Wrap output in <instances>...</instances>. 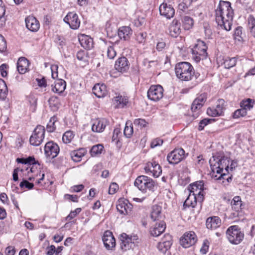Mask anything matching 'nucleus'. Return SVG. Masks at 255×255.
<instances>
[{
	"mask_svg": "<svg viewBox=\"0 0 255 255\" xmlns=\"http://www.w3.org/2000/svg\"><path fill=\"white\" fill-rule=\"evenodd\" d=\"M182 21L183 27L185 30L190 29L193 25L194 22L193 19L188 16H184L183 18Z\"/></svg>",
	"mask_w": 255,
	"mask_h": 255,
	"instance_id": "obj_41",
	"label": "nucleus"
},
{
	"mask_svg": "<svg viewBox=\"0 0 255 255\" xmlns=\"http://www.w3.org/2000/svg\"><path fill=\"white\" fill-rule=\"evenodd\" d=\"M129 67V64L127 58L125 57L119 58L115 62V68L116 70L121 73L128 71Z\"/></svg>",
	"mask_w": 255,
	"mask_h": 255,
	"instance_id": "obj_22",
	"label": "nucleus"
},
{
	"mask_svg": "<svg viewBox=\"0 0 255 255\" xmlns=\"http://www.w3.org/2000/svg\"><path fill=\"white\" fill-rule=\"evenodd\" d=\"M56 121V118L55 117H51L50 119L49 123L47 125V129L48 132H53L56 129L55 123Z\"/></svg>",
	"mask_w": 255,
	"mask_h": 255,
	"instance_id": "obj_51",
	"label": "nucleus"
},
{
	"mask_svg": "<svg viewBox=\"0 0 255 255\" xmlns=\"http://www.w3.org/2000/svg\"><path fill=\"white\" fill-rule=\"evenodd\" d=\"M165 228L166 224L163 221L157 223L150 228V234L153 237H158L165 231Z\"/></svg>",
	"mask_w": 255,
	"mask_h": 255,
	"instance_id": "obj_27",
	"label": "nucleus"
},
{
	"mask_svg": "<svg viewBox=\"0 0 255 255\" xmlns=\"http://www.w3.org/2000/svg\"><path fill=\"white\" fill-rule=\"evenodd\" d=\"M45 128L41 125L37 126L34 129L29 138L31 145L39 146L43 142L45 137Z\"/></svg>",
	"mask_w": 255,
	"mask_h": 255,
	"instance_id": "obj_8",
	"label": "nucleus"
},
{
	"mask_svg": "<svg viewBox=\"0 0 255 255\" xmlns=\"http://www.w3.org/2000/svg\"><path fill=\"white\" fill-rule=\"evenodd\" d=\"M58 65L56 64H53L51 66V76L53 79L58 77Z\"/></svg>",
	"mask_w": 255,
	"mask_h": 255,
	"instance_id": "obj_62",
	"label": "nucleus"
},
{
	"mask_svg": "<svg viewBox=\"0 0 255 255\" xmlns=\"http://www.w3.org/2000/svg\"><path fill=\"white\" fill-rule=\"evenodd\" d=\"M162 208L160 206L155 205L152 207L150 218L153 221L159 220L161 217Z\"/></svg>",
	"mask_w": 255,
	"mask_h": 255,
	"instance_id": "obj_36",
	"label": "nucleus"
},
{
	"mask_svg": "<svg viewBox=\"0 0 255 255\" xmlns=\"http://www.w3.org/2000/svg\"><path fill=\"white\" fill-rule=\"evenodd\" d=\"M248 27L251 34L255 38V18L253 15L248 17Z\"/></svg>",
	"mask_w": 255,
	"mask_h": 255,
	"instance_id": "obj_40",
	"label": "nucleus"
},
{
	"mask_svg": "<svg viewBox=\"0 0 255 255\" xmlns=\"http://www.w3.org/2000/svg\"><path fill=\"white\" fill-rule=\"evenodd\" d=\"M29 61L24 57H20L17 62V69L20 74H24L28 68Z\"/></svg>",
	"mask_w": 255,
	"mask_h": 255,
	"instance_id": "obj_32",
	"label": "nucleus"
},
{
	"mask_svg": "<svg viewBox=\"0 0 255 255\" xmlns=\"http://www.w3.org/2000/svg\"><path fill=\"white\" fill-rule=\"evenodd\" d=\"M226 235L229 241L235 245L240 244L244 237V234L237 226L230 227L226 231Z\"/></svg>",
	"mask_w": 255,
	"mask_h": 255,
	"instance_id": "obj_6",
	"label": "nucleus"
},
{
	"mask_svg": "<svg viewBox=\"0 0 255 255\" xmlns=\"http://www.w3.org/2000/svg\"><path fill=\"white\" fill-rule=\"evenodd\" d=\"M247 114V111H246L245 109L241 108L240 109H238L234 112L233 115V117L234 119H238L241 117H244L246 116Z\"/></svg>",
	"mask_w": 255,
	"mask_h": 255,
	"instance_id": "obj_55",
	"label": "nucleus"
},
{
	"mask_svg": "<svg viewBox=\"0 0 255 255\" xmlns=\"http://www.w3.org/2000/svg\"><path fill=\"white\" fill-rule=\"evenodd\" d=\"M28 100L30 105V109L34 112L35 111L37 106V99L33 95H30L28 97Z\"/></svg>",
	"mask_w": 255,
	"mask_h": 255,
	"instance_id": "obj_46",
	"label": "nucleus"
},
{
	"mask_svg": "<svg viewBox=\"0 0 255 255\" xmlns=\"http://www.w3.org/2000/svg\"><path fill=\"white\" fill-rule=\"evenodd\" d=\"M93 92L98 98H102L107 94L106 86L104 84H96L93 88Z\"/></svg>",
	"mask_w": 255,
	"mask_h": 255,
	"instance_id": "obj_30",
	"label": "nucleus"
},
{
	"mask_svg": "<svg viewBox=\"0 0 255 255\" xmlns=\"http://www.w3.org/2000/svg\"><path fill=\"white\" fill-rule=\"evenodd\" d=\"M196 241V236L193 232L185 233L182 236L180 240L181 245L185 248H187L194 245Z\"/></svg>",
	"mask_w": 255,
	"mask_h": 255,
	"instance_id": "obj_17",
	"label": "nucleus"
},
{
	"mask_svg": "<svg viewBox=\"0 0 255 255\" xmlns=\"http://www.w3.org/2000/svg\"><path fill=\"white\" fill-rule=\"evenodd\" d=\"M184 150L182 148H175L169 153L167 156V160L170 164H177L185 159Z\"/></svg>",
	"mask_w": 255,
	"mask_h": 255,
	"instance_id": "obj_10",
	"label": "nucleus"
},
{
	"mask_svg": "<svg viewBox=\"0 0 255 255\" xmlns=\"http://www.w3.org/2000/svg\"><path fill=\"white\" fill-rule=\"evenodd\" d=\"M177 77L181 81H189L194 75V70L192 65L187 62H182L177 64L175 67Z\"/></svg>",
	"mask_w": 255,
	"mask_h": 255,
	"instance_id": "obj_3",
	"label": "nucleus"
},
{
	"mask_svg": "<svg viewBox=\"0 0 255 255\" xmlns=\"http://www.w3.org/2000/svg\"><path fill=\"white\" fill-rule=\"evenodd\" d=\"M181 31L180 22L177 19H174L169 27V34L172 37L176 38L180 35Z\"/></svg>",
	"mask_w": 255,
	"mask_h": 255,
	"instance_id": "obj_25",
	"label": "nucleus"
},
{
	"mask_svg": "<svg viewBox=\"0 0 255 255\" xmlns=\"http://www.w3.org/2000/svg\"><path fill=\"white\" fill-rule=\"evenodd\" d=\"M25 160L26 167L25 166L24 170L27 171L28 175L29 176L30 172L31 173L34 172L33 167V166H31V165L35 164L36 161L35 160V158L32 156H29L28 157L26 158Z\"/></svg>",
	"mask_w": 255,
	"mask_h": 255,
	"instance_id": "obj_38",
	"label": "nucleus"
},
{
	"mask_svg": "<svg viewBox=\"0 0 255 255\" xmlns=\"http://www.w3.org/2000/svg\"><path fill=\"white\" fill-rule=\"evenodd\" d=\"M132 205L128 203V200L119 199L117 204L118 211L122 214H128L131 210Z\"/></svg>",
	"mask_w": 255,
	"mask_h": 255,
	"instance_id": "obj_24",
	"label": "nucleus"
},
{
	"mask_svg": "<svg viewBox=\"0 0 255 255\" xmlns=\"http://www.w3.org/2000/svg\"><path fill=\"white\" fill-rule=\"evenodd\" d=\"M133 124L135 126H139L141 128L146 127L148 123L143 119H136L133 121Z\"/></svg>",
	"mask_w": 255,
	"mask_h": 255,
	"instance_id": "obj_57",
	"label": "nucleus"
},
{
	"mask_svg": "<svg viewBox=\"0 0 255 255\" xmlns=\"http://www.w3.org/2000/svg\"><path fill=\"white\" fill-rule=\"evenodd\" d=\"M81 45L85 49H90L93 47V39L88 35L82 34L79 37Z\"/></svg>",
	"mask_w": 255,
	"mask_h": 255,
	"instance_id": "obj_31",
	"label": "nucleus"
},
{
	"mask_svg": "<svg viewBox=\"0 0 255 255\" xmlns=\"http://www.w3.org/2000/svg\"><path fill=\"white\" fill-rule=\"evenodd\" d=\"M81 211V208H78L75 210L71 211L68 216L66 217L67 220H71L74 218L78 214H79Z\"/></svg>",
	"mask_w": 255,
	"mask_h": 255,
	"instance_id": "obj_60",
	"label": "nucleus"
},
{
	"mask_svg": "<svg viewBox=\"0 0 255 255\" xmlns=\"http://www.w3.org/2000/svg\"><path fill=\"white\" fill-rule=\"evenodd\" d=\"M52 90L54 93H62L66 89V82L62 79H58L55 82L54 85H52Z\"/></svg>",
	"mask_w": 255,
	"mask_h": 255,
	"instance_id": "obj_33",
	"label": "nucleus"
},
{
	"mask_svg": "<svg viewBox=\"0 0 255 255\" xmlns=\"http://www.w3.org/2000/svg\"><path fill=\"white\" fill-rule=\"evenodd\" d=\"M26 28L31 31L36 32L40 27L38 20L32 15H29L25 19Z\"/></svg>",
	"mask_w": 255,
	"mask_h": 255,
	"instance_id": "obj_23",
	"label": "nucleus"
},
{
	"mask_svg": "<svg viewBox=\"0 0 255 255\" xmlns=\"http://www.w3.org/2000/svg\"><path fill=\"white\" fill-rule=\"evenodd\" d=\"M86 153V150L82 148L75 150L70 152V156L72 159L75 162H79L81 160L82 157Z\"/></svg>",
	"mask_w": 255,
	"mask_h": 255,
	"instance_id": "obj_35",
	"label": "nucleus"
},
{
	"mask_svg": "<svg viewBox=\"0 0 255 255\" xmlns=\"http://www.w3.org/2000/svg\"><path fill=\"white\" fill-rule=\"evenodd\" d=\"M135 39L138 43H144L145 42L147 34L146 32H139L136 34Z\"/></svg>",
	"mask_w": 255,
	"mask_h": 255,
	"instance_id": "obj_56",
	"label": "nucleus"
},
{
	"mask_svg": "<svg viewBox=\"0 0 255 255\" xmlns=\"http://www.w3.org/2000/svg\"><path fill=\"white\" fill-rule=\"evenodd\" d=\"M129 123H127L126 124V126L124 129V133L125 135L127 137H130L133 134V127L131 126V124H129V125H128Z\"/></svg>",
	"mask_w": 255,
	"mask_h": 255,
	"instance_id": "obj_48",
	"label": "nucleus"
},
{
	"mask_svg": "<svg viewBox=\"0 0 255 255\" xmlns=\"http://www.w3.org/2000/svg\"><path fill=\"white\" fill-rule=\"evenodd\" d=\"M37 172H39L40 178H37L38 176V174L37 173L35 175H32L31 176H29L27 178V179L30 181H32L34 179H36V183L37 184H39L41 183V181L44 179L45 175H44V173H42V174L40 175V172H41L40 171H37Z\"/></svg>",
	"mask_w": 255,
	"mask_h": 255,
	"instance_id": "obj_52",
	"label": "nucleus"
},
{
	"mask_svg": "<svg viewBox=\"0 0 255 255\" xmlns=\"http://www.w3.org/2000/svg\"><path fill=\"white\" fill-rule=\"evenodd\" d=\"M237 63V59L235 57L227 58L224 62V65L225 68L230 69L235 66Z\"/></svg>",
	"mask_w": 255,
	"mask_h": 255,
	"instance_id": "obj_43",
	"label": "nucleus"
},
{
	"mask_svg": "<svg viewBox=\"0 0 255 255\" xmlns=\"http://www.w3.org/2000/svg\"><path fill=\"white\" fill-rule=\"evenodd\" d=\"M60 151L57 144L52 141L47 142L44 146V154L49 160L53 159L57 156Z\"/></svg>",
	"mask_w": 255,
	"mask_h": 255,
	"instance_id": "obj_13",
	"label": "nucleus"
},
{
	"mask_svg": "<svg viewBox=\"0 0 255 255\" xmlns=\"http://www.w3.org/2000/svg\"><path fill=\"white\" fill-rule=\"evenodd\" d=\"M19 186L21 188L25 187L28 189H31L33 188L34 184L32 183L29 182L26 179H23L22 181L20 182Z\"/></svg>",
	"mask_w": 255,
	"mask_h": 255,
	"instance_id": "obj_59",
	"label": "nucleus"
},
{
	"mask_svg": "<svg viewBox=\"0 0 255 255\" xmlns=\"http://www.w3.org/2000/svg\"><path fill=\"white\" fill-rule=\"evenodd\" d=\"M207 100V96L205 94H202L197 97L193 101L191 110L193 113L192 117L193 119L197 118L200 113V109L203 106Z\"/></svg>",
	"mask_w": 255,
	"mask_h": 255,
	"instance_id": "obj_12",
	"label": "nucleus"
},
{
	"mask_svg": "<svg viewBox=\"0 0 255 255\" xmlns=\"http://www.w3.org/2000/svg\"><path fill=\"white\" fill-rule=\"evenodd\" d=\"M77 58L81 61L87 62L88 61L87 53L83 50L79 51L76 54Z\"/></svg>",
	"mask_w": 255,
	"mask_h": 255,
	"instance_id": "obj_49",
	"label": "nucleus"
},
{
	"mask_svg": "<svg viewBox=\"0 0 255 255\" xmlns=\"http://www.w3.org/2000/svg\"><path fill=\"white\" fill-rule=\"evenodd\" d=\"M118 34L121 39L128 41L132 34V30L129 26H122L119 28Z\"/></svg>",
	"mask_w": 255,
	"mask_h": 255,
	"instance_id": "obj_26",
	"label": "nucleus"
},
{
	"mask_svg": "<svg viewBox=\"0 0 255 255\" xmlns=\"http://www.w3.org/2000/svg\"><path fill=\"white\" fill-rule=\"evenodd\" d=\"M163 89L159 85H152L147 91V97L151 101L157 102L163 96Z\"/></svg>",
	"mask_w": 255,
	"mask_h": 255,
	"instance_id": "obj_15",
	"label": "nucleus"
},
{
	"mask_svg": "<svg viewBox=\"0 0 255 255\" xmlns=\"http://www.w3.org/2000/svg\"><path fill=\"white\" fill-rule=\"evenodd\" d=\"M144 169L147 174L154 177H159L162 173L160 166L155 161L147 163Z\"/></svg>",
	"mask_w": 255,
	"mask_h": 255,
	"instance_id": "obj_18",
	"label": "nucleus"
},
{
	"mask_svg": "<svg viewBox=\"0 0 255 255\" xmlns=\"http://www.w3.org/2000/svg\"><path fill=\"white\" fill-rule=\"evenodd\" d=\"M171 245L172 237L169 234H166L158 244L157 248L161 253L165 254L170 249Z\"/></svg>",
	"mask_w": 255,
	"mask_h": 255,
	"instance_id": "obj_19",
	"label": "nucleus"
},
{
	"mask_svg": "<svg viewBox=\"0 0 255 255\" xmlns=\"http://www.w3.org/2000/svg\"><path fill=\"white\" fill-rule=\"evenodd\" d=\"M204 183L203 181H198L190 185L188 187L189 194H194L198 197V202L201 203L204 200Z\"/></svg>",
	"mask_w": 255,
	"mask_h": 255,
	"instance_id": "obj_11",
	"label": "nucleus"
},
{
	"mask_svg": "<svg viewBox=\"0 0 255 255\" xmlns=\"http://www.w3.org/2000/svg\"><path fill=\"white\" fill-rule=\"evenodd\" d=\"M197 202H198V197L197 196L194 195V194H189L188 197L183 204V209L185 210L187 207H190L194 208L196 206Z\"/></svg>",
	"mask_w": 255,
	"mask_h": 255,
	"instance_id": "obj_34",
	"label": "nucleus"
},
{
	"mask_svg": "<svg viewBox=\"0 0 255 255\" xmlns=\"http://www.w3.org/2000/svg\"><path fill=\"white\" fill-rule=\"evenodd\" d=\"M108 123L107 120L105 119H97L94 121L92 129L94 132H102L104 130Z\"/></svg>",
	"mask_w": 255,
	"mask_h": 255,
	"instance_id": "obj_28",
	"label": "nucleus"
},
{
	"mask_svg": "<svg viewBox=\"0 0 255 255\" xmlns=\"http://www.w3.org/2000/svg\"><path fill=\"white\" fill-rule=\"evenodd\" d=\"M206 225L208 229L214 230L221 226V220L218 216L209 217L206 220Z\"/></svg>",
	"mask_w": 255,
	"mask_h": 255,
	"instance_id": "obj_29",
	"label": "nucleus"
},
{
	"mask_svg": "<svg viewBox=\"0 0 255 255\" xmlns=\"http://www.w3.org/2000/svg\"><path fill=\"white\" fill-rule=\"evenodd\" d=\"M210 243L207 240H205L203 241L202 247L200 249V252L203 255L206 254L209 250Z\"/></svg>",
	"mask_w": 255,
	"mask_h": 255,
	"instance_id": "obj_58",
	"label": "nucleus"
},
{
	"mask_svg": "<svg viewBox=\"0 0 255 255\" xmlns=\"http://www.w3.org/2000/svg\"><path fill=\"white\" fill-rule=\"evenodd\" d=\"M154 184L152 179L144 175L138 176L134 181V185L142 192H145L147 189L153 190Z\"/></svg>",
	"mask_w": 255,
	"mask_h": 255,
	"instance_id": "obj_7",
	"label": "nucleus"
},
{
	"mask_svg": "<svg viewBox=\"0 0 255 255\" xmlns=\"http://www.w3.org/2000/svg\"><path fill=\"white\" fill-rule=\"evenodd\" d=\"M64 21L68 24L73 29H78L80 25V20L78 15L75 12H69L65 16Z\"/></svg>",
	"mask_w": 255,
	"mask_h": 255,
	"instance_id": "obj_16",
	"label": "nucleus"
},
{
	"mask_svg": "<svg viewBox=\"0 0 255 255\" xmlns=\"http://www.w3.org/2000/svg\"><path fill=\"white\" fill-rule=\"evenodd\" d=\"M104 147L101 144L94 145L91 149L90 153L92 156L101 154L103 150Z\"/></svg>",
	"mask_w": 255,
	"mask_h": 255,
	"instance_id": "obj_44",
	"label": "nucleus"
},
{
	"mask_svg": "<svg viewBox=\"0 0 255 255\" xmlns=\"http://www.w3.org/2000/svg\"><path fill=\"white\" fill-rule=\"evenodd\" d=\"M120 248L124 251H126L133 248L139 243V239L136 235H128L126 233H122L120 235Z\"/></svg>",
	"mask_w": 255,
	"mask_h": 255,
	"instance_id": "obj_5",
	"label": "nucleus"
},
{
	"mask_svg": "<svg viewBox=\"0 0 255 255\" xmlns=\"http://www.w3.org/2000/svg\"><path fill=\"white\" fill-rule=\"evenodd\" d=\"M231 210L230 211L229 215L230 219H235L242 215V210L245 205L241 200L240 196L234 197L231 202Z\"/></svg>",
	"mask_w": 255,
	"mask_h": 255,
	"instance_id": "obj_4",
	"label": "nucleus"
},
{
	"mask_svg": "<svg viewBox=\"0 0 255 255\" xmlns=\"http://www.w3.org/2000/svg\"><path fill=\"white\" fill-rule=\"evenodd\" d=\"M5 7L4 4H3V2L1 0H0V26H2L4 23L5 21V18L3 17V16L5 14Z\"/></svg>",
	"mask_w": 255,
	"mask_h": 255,
	"instance_id": "obj_50",
	"label": "nucleus"
},
{
	"mask_svg": "<svg viewBox=\"0 0 255 255\" xmlns=\"http://www.w3.org/2000/svg\"><path fill=\"white\" fill-rule=\"evenodd\" d=\"M117 52L113 45L110 46L107 49V57L110 59H113L116 56Z\"/></svg>",
	"mask_w": 255,
	"mask_h": 255,
	"instance_id": "obj_53",
	"label": "nucleus"
},
{
	"mask_svg": "<svg viewBox=\"0 0 255 255\" xmlns=\"http://www.w3.org/2000/svg\"><path fill=\"white\" fill-rule=\"evenodd\" d=\"M119 189V185L116 183H112L110 184L109 189V193L110 194H115Z\"/></svg>",
	"mask_w": 255,
	"mask_h": 255,
	"instance_id": "obj_63",
	"label": "nucleus"
},
{
	"mask_svg": "<svg viewBox=\"0 0 255 255\" xmlns=\"http://www.w3.org/2000/svg\"><path fill=\"white\" fill-rule=\"evenodd\" d=\"M225 110V101L223 99H219L215 107H209L207 110V114L212 117H219L223 115Z\"/></svg>",
	"mask_w": 255,
	"mask_h": 255,
	"instance_id": "obj_14",
	"label": "nucleus"
},
{
	"mask_svg": "<svg viewBox=\"0 0 255 255\" xmlns=\"http://www.w3.org/2000/svg\"><path fill=\"white\" fill-rule=\"evenodd\" d=\"M104 246L107 250H111L116 246V240L110 231L107 230L104 232L102 237Z\"/></svg>",
	"mask_w": 255,
	"mask_h": 255,
	"instance_id": "obj_20",
	"label": "nucleus"
},
{
	"mask_svg": "<svg viewBox=\"0 0 255 255\" xmlns=\"http://www.w3.org/2000/svg\"><path fill=\"white\" fill-rule=\"evenodd\" d=\"M242 3L248 12L253 11L252 0H243Z\"/></svg>",
	"mask_w": 255,
	"mask_h": 255,
	"instance_id": "obj_54",
	"label": "nucleus"
},
{
	"mask_svg": "<svg viewBox=\"0 0 255 255\" xmlns=\"http://www.w3.org/2000/svg\"><path fill=\"white\" fill-rule=\"evenodd\" d=\"M8 93V89L4 81L0 78V99L5 100Z\"/></svg>",
	"mask_w": 255,
	"mask_h": 255,
	"instance_id": "obj_39",
	"label": "nucleus"
},
{
	"mask_svg": "<svg viewBox=\"0 0 255 255\" xmlns=\"http://www.w3.org/2000/svg\"><path fill=\"white\" fill-rule=\"evenodd\" d=\"M254 105V101L251 99H248L247 100L243 101L241 102V107L247 111L248 110H251L253 107Z\"/></svg>",
	"mask_w": 255,
	"mask_h": 255,
	"instance_id": "obj_42",
	"label": "nucleus"
},
{
	"mask_svg": "<svg viewBox=\"0 0 255 255\" xmlns=\"http://www.w3.org/2000/svg\"><path fill=\"white\" fill-rule=\"evenodd\" d=\"M212 170V177L215 180H219L229 173L230 159L222 153L213 155L209 160Z\"/></svg>",
	"mask_w": 255,
	"mask_h": 255,
	"instance_id": "obj_2",
	"label": "nucleus"
},
{
	"mask_svg": "<svg viewBox=\"0 0 255 255\" xmlns=\"http://www.w3.org/2000/svg\"><path fill=\"white\" fill-rule=\"evenodd\" d=\"M114 101L116 103L118 108H123L128 104V98L127 96L119 95L114 98Z\"/></svg>",
	"mask_w": 255,
	"mask_h": 255,
	"instance_id": "obj_37",
	"label": "nucleus"
},
{
	"mask_svg": "<svg viewBox=\"0 0 255 255\" xmlns=\"http://www.w3.org/2000/svg\"><path fill=\"white\" fill-rule=\"evenodd\" d=\"M234 10L229 1L220 0L215 11V19L218 26L226 31L231 29Z\"/></svg>",
	"mask_w": 255,
	"mask_h": 255,
	"instance_id": "obj_1",
	"label": "nucleus"
},
{
	"mask_svg": "<svg viewBox=\"0 0 255 255\" xmlns=\"http://www.w3.org/2000/svg\"><path fill=\"white\" fill-rule=\"evenodd\" d=\"M7 45L4 38L0 34V52H2L6 50Z\"/></svg>",
	"mask_w": 255,
	"mask_h": 255,
	"instance_id": "obj_61",
	"label": "nucleus"
},
{
	"mask_svg": "<svg viewBox=\"0 0 255 255\" xmlns=\"http://www.w3.org/2000/svg\"><path fill=\"white\" fill-rule=\"evenodd\" d=\"M207 46L202 40H198L197 43L191 49L192 53L194 55L193 58L196 61L205 59L207 56Z\"/></svg>",
	"mask_w": 255,
	"mask_h": 255,
	"instance_id": "obj_9",
	"label": "nucleus"
},
{
	"mask_svg": "<svg viewBox=\"0 0 255 255\" xmlns=\"http://www.w3.org/2000/svg\"><path fill=\"white\" fill-rule=\"evenodd\" d=\"M74 136L73 131L68 130L66 131L62 137L63 141L65 143H70Z\"/></svg>",
	"mask_w": 255,
	"mask_h": 255,
	"instance_id": "obj_45",
	"label": "nucleus"
},
{
	"mask_svg": "<svg viewBox=\"0 0 255 255\" xmlns=\"http://www.w3.org/2000/svg\"><path fill=\"white\" fill-rule=\"evenodd\" d=\"M243 27L241 26L237 27L235 30L234 38L239 41H243Z\"/></svg>",
	"mask_w": 255,
	"mask_h": 255,
	"instance_id": "obj_47",
	"label": "nucleus"
},
{
	"mask_svg": "<svg viewBox=\"0 0 255 255\" xmlns=\"http://www.w3.org/2000/svg\"><path fill=\"white\" fill-rule=\"evenodd\" d=\"M159 10L160 15L167 19H170L175 14V10L171 4L165 2H163L160 5Z\"/></svg>",
	"mask_w": 255,
	"mask_h": 255,
	"instance_id": "obj_21",
	"label": "nucleus"
},
{
	"mask_svg": "<svg viewBox=\"0 0 255 255\" xmlns=\"http://www.w3.org/2000/svg\"><path fill=\"white\" fill-rule=\"evenodd\" d=\"M190 4V1L188 0H183V1L180 3L178 5L179 9L184 11L187 9Z\"/></svg>",
	"mask_w": 255,
	"mask_h": 255,
	"instance_id": "obj_64",
	"label": "nucleus"
}]
</instances>
